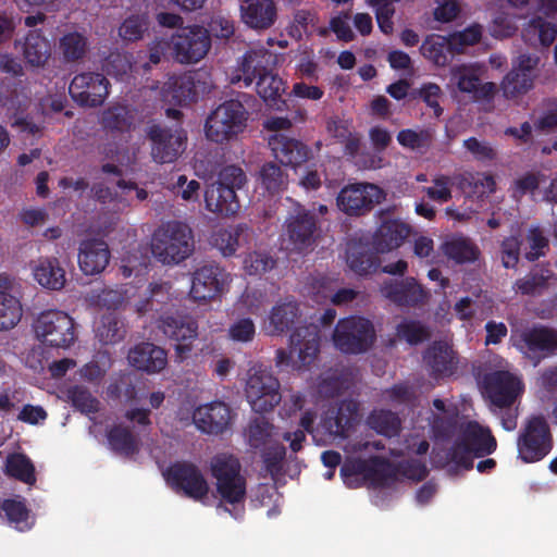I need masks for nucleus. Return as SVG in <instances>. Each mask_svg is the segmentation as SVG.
<instances>
[{"mask_svg": "<svg viewBox=\"0 0 557 557\" xmlns=\"http://www.w3.org/2000/svg\"><path fill=\"white\" fill-rule=\"evenodd\" d=\"M210 473L215 480V490L220 497L219 507L231 505L232 509L224 506L235 519H239L245 512L247 496V480L242 473V463L233 454L219 453L210 460Z\"/></svg>", "mask_w": 557, "mask_h": 557, "instance_id": "1", "label": "nucleus"}, {"mask_svg": "<svg viewBox=\"0 0 557 557\" xmlns=\"http://www.w3.org/2000/svg\"><path fill=\"white\" fill-rule=\"evenodd\" d=\"M497 448V442L487 426L478 421L461 423V429L453 445L447 450L448 462L457 468L471 470L473 459L493 454Z\"/></svg>", "mask_w": 557, "mask_h": 557, "instance_id": "2", "label": "nucleus"}, {"mask_svg": "<svg viewBox=\"0 0 557 557\" xmlns=\"http://www.w3.org/2000/svg\"><path fill=\"white\" fill-rule=\"evenodd\" d=\"M193 232L188 225L170 221L158 227L151 239V252L163 264H178L194 251Z\"/></svg>", "mask_w": 557, "mask_h": 557, "instance_id": "3", "label": "nucleus"}, {"mask_svg": "<svg viewBox=\"0 0 557 557\" xmlns=\"http://www.w3.org/2000/svg\"><path fill=\"white\" fill-rule=\"evenodd\" d=\"M248 116L249 113L239 98L225 100L207 116L206 137L215 144L227 143L245 131Z\"/></svg>", "mask_w": 557, "mask_h": 557, "instance_id": "4", "label": "nucleus"}, {"mask_svg": "<svg viewBox=\"0 0 557 557\" xmlns=\"http://www.w3.org/2000/svg\"><path fill=\"white\" fill-rule=\"evenodd\" d=\"M510 341L534 367L557 354V330L546 325L535 324L513 332Z\"/></svg>", "mask_w": 557, "mask_h": 557, "instance_id": "5", "label": "nucleus"}, {"mask_svg": "<svg viewBox=\"0 0 557 557\" xmlns=\"http://www.w3.org/2000/svg\"><path fill=\"white\" fill-rule=\"evenodd\" d=\"M376 339L373 323L363 317L341 319L333 333L334 346L344 354L358 355L368 351Z\"/></svg>", "mask_w": 557, "mask_h": 557, "instance_id": "6", "label": "nucleus"}, {"mask_svg": "<svg viewBox=\"0 0 557 557\" xmlns=\"http://www.w3.org/2000/svg\"><path fill=\"white\" fill-rule=\"evenodd\" d=\"M33 327L38 341L50 347L67 348L76 341L74 320L61 310L42 311Z\"/></svg>", "mask_w": 557, "mask_h": 557, "instance_id": "7", "label": "nucleus"}, {"mask_svg": "<svg viewBox=\"0 0 557 557\" xmlns=\"http://www.w3.org/2000/svg\"><path fill=\"white\" fill-rule=\"evenodd\" d=\"M200 72H188L181 75L169 76L168 81L159 86L160 82L146 77L145 84L141 82V92L146 89L159 91L162 101L185 106L197 100L199 92H203L206 87L200 88Z\"/></svg>", "mask_w": 557, "mask_h": 557, "instance_id": "8", "label": "nucleus"}, {"mask_svg": "<svg viewBox=\"0 0 557 557\" xmlns=\"http://www.w3.org/2000/svg\"><path fill=\"white\" fill-rule=\"evenodd\" d=\"M518 457L525 463L544 459L553 448L549 424L543 416L531 417L517 440Z\"/></svg>", "mask_w": 557, "mask_h": 557, "instance_id": "9", "label": "nucleus"}, {"mask_svg": "<svg viewBox=\"0 0 557 557\" xmlns=\"http://www.w3.org/2000/svg\"><path fill=\"white\" fill-rule=\"evenodd\" d=\"M166 484L178 495L203 502L210 487L198 466L190 461H175L163 472Z\"/></svg>", "mask_w": 557, "mask_h": 557, "instance_id": "10", "label": "nucleus"}, {"mask_svg": "<svg viewBox=\"0 0 557 557\" xmlns=\"http://www.w3.org/2000/svg\"><path fill=\"white\" fill-rule=\"evenodd\" d=\"M211 35L199 25L180 27L170 39L173 58L181 64L197 63L211 49Z\"/></svg>", "mask_w": 557, "mask_h": 557, "instance_id": "11", "label": "nucleus"}, {"mask_svg": "<svg viewBox=\"0 0 557 557\" xmlns=\"http://www.w3.org/2000/svg\"><path fill=\"white\" fill-rule=\"evenodd\" d=\"M386 197L385 191L371 183L349 184L341 189L336 203L338 209L349 216H361L369 213L375 205Z\"/></svg>", "mask_w": 557, "mask_h": 557, "instance_id": "12", "label": "nucleus"}, {"mask_svg": "<svg viewBox=\"0 0 557 557\" xmlns=\"http://www.w3.org/2000/svg\"><path fill=\"white\" fill-rule=\"evenodd\" d=\"M151 156L158 163L174 162L185 150L187 134L182 127L152 124L147 129Z\"/></svg>", "mask_w": 557, "mask_h": 557, "instance_id": "13", "label": "nucleus"}, {"mask_svg": "<svg viewBox=\"0 0 557 557\" xmlns=\"http://www.w3.org/2000/svg\"><path fill=\"white\" fill-rule=\"evenodd\" d=\"M245 393L256 412L271 411L282 399L278 380L267 370L253 369L246 382Z\"/></svg>", "mask_w": 557, "mask_h": 557, "instance_id": "14", "label": "nucleus"}, {"mask_svg": "<svg viewBox=\"0 0 557 557\" xmlns=\"http://www.w3.org/2000/svg\"><path fill=\"white\" fill-rule=\"evenodd\" d=\"M110 83L98 72H82L76 74L69 86L72 100L83 108H98L109 96Z\"/></svg>", "mask_w": 557, "mask_h": 557, "instance_id": "15", "label": "nucleus"}, {"mask_svg": "<svg viewBox=\"0 0 557 557\" xmlns=\"http://www.w3.org/2000/svg\"><path fill=\"white\" fill-rule=\"evenodd\" d=\"M290 351L277 349L276 366H288L292 355L297 354L301 367L310 366L320 350V335L317 325H302L294 330L289 336Z\"/></svg>", "mask_w": 557, "mask_h": 557, "instance_id": "16", "label": "nucleus"}, {"mask_svg": "<svg viewBox=\"0 0 557 557\" xmlns=\"http://www.w3.org/2000/svg\"><path fill=\"white\" fill-rule=\"evenodd\" d=\"M158 329L170 339L176 342L175 360L183 362L193 351V342L198 336V323L193 318L162 315L158 320Z\"/></svg>", "mask_w": 557, "mask_h": 557, "instance_id": "17", "label": "nucleus"}, {"mask_svg": "<svg viewBox=\"0 0 557 557\" xmlns=\"http://www.w3.org/2000/svg\"><path fill=\"white\" fill-rule=\"evenodd\" d=\"M319 221L314 208L297 205L285 220V233L295 250L301 251L314 242Z\"/></svg>", "mask_w": 557, "mask_h": 557, "instance_id": "18", "label": "nucleus"}, {"mask_svg": "<svg viewBox=\"0 0 557 557\" xmlns=\"http://www.w3.org/2000/svg\"><path fill=\"white\" fill-rule=\"evenodd\" d=\"M231 282V275L216 263L197 269L193 275L190 295L195 300L208 301L221 295Z\"/></svg>", "mask_w": 557, "mask_h": 557, "instance_id": "19", "label": "nucleus"}, {"mask_svg": "<svg viewBox=\"0 0 557 557\" xmlns=\"http://www.w3.org/2000/svg\"><path fill=\"white\" fill-rule=\"evenodd\" d=\"M539 61L537 57L531 54H520L518 57L512 64V69L500 83V89L506 99L518 98L533 88Z\"/></svg>", "mask_w": 557, "mask_h": 557, "instance_id": "20", "label": "nucleus"}, {"mask_svg": "<svg viewBox=\"0 0 557 557\" xmlns=\"http://www.w3.org/2000/svg\"><path fill=\"white\" fill-rule=\"evenodd\" d=\"M483 386L490 401L498 408L511 407L523 389L516 375L503 370L485 374Z\"/></svg>", "mask_w": 557, "mask_h": 557, "instance_id": "21", "label": "nucleus"}, {"mask_svg": "<svg viewBox=\"0 0 557 557\" xmlns=\"http://www.w3.org/2000/svg\"><path fill=\"white\" fill-rule=\"evenodd\" d=\"M358 404L352 399L339 403L336 409L325 411L320 421L321 432L330 437L346 438L358 422Z\"/></svg>", "mask_w": 557, "mask_h": 557, "instance_id": "22", "label": "nucleus"}, {"mask_svg": "<svg viewBox=\"0 0 557 557\" xmlns=\"http://www.w3.org/2000/svg\"><path fill=\"white\" fill-rule=\"evenodd\" d=\"M231 420V408L221 400L200 405L193 412V422L199 431L206 434H222L228 429Z\"/></svg>", "mask_w": 557, "mask_h": 557, "instance_id": "23", "label": "nucleus"}, {"mask_svg": "<svg viewBox=\"0 0 557 557\" xmlns=\"http://www.w3.org/2000/svg\"><path fill=\"white\" fill-rule=\"evenodd\" d=\"M239 10L242 22L257 32L270 29L278 17L277 4L274 0H243Z\"/></svg>", "mask_w": 557, "mask_h": 557, "instance_id": "24", "label": "nucleus"}, {"mask_svg": "<svg viewBox=\"0 0 557 557\" xmlns=\"http://www.w3.org/2000/svg\"><path fill=\"white\" fill-rule=\"evenodd\" d=\"M381 293L398 307H416L428 298V293L413 277L385 281Z\"/></svg>", "mask_w": 557, "mask_h": 557, "instance_id": "25", "label": "nucleus"}, {"mask_svg": "<svg viewBox=\"0 0 557 557\" xmlns=\"http://www.w3.org/2000/svg\"><path fill=\"white\" fill-rule=\"evenodd\" d=\"M269 146L281 164L292 168L305 163L311 153L310 148L306 144L282 133L271 135Z\"/></svg>", "mask_w": 557, "mask_h": 557, "instance_id": "26", "label": "nucleus"}, {"mask_svg": "<svg viewBox=\"0 0 557 557\" xmlns=\"http://www.w3.org/2000/svg\"><path fill=\"white\" fill-rule=\"evenodd\" d=\"M111 258L108 244L102 239H84L78 248V265L86 275L101 273Z\"/></svg>", "mask_w": 557, "mask_h": 557, "instance_id": "27", "label": "nucleus"}, {"mask_svg": "<svg viewBox=\"0 0 557 557\" xmlns=\"http://www.w3.org/2000/svg\"><path fill=\"white\" fill-rule=\"evenodd\" d=\"M410 232V226L399 219H382L372 236V246L377 252H389L400 247Z\"/></svg>", "mask_w": 557, "mask_h": 557, "instance_id": "28", "label": "nucleus"}, {"mask_svg": "<svg viewBox=\"0 0 557 557\" xmlns=\"http://www.w3.org/2000/svg\"><path fill=\"white\" fill-rule=\"evenodd\" d=\"M424 361L435 379L453 375L458 364V358L453 347L442 341L434 342L426 349Z\"/></svg>", "mask_w": 557, "mask_h": 557, "instance_id": "29", "label": "nucleus"}, {"mask_svg": "<svg viewBox=\"0 0 557 557\" xmlns=\"http://www.w3.org/2000/svg\"><path fill=\"white\" fill-rule=\"evenodd\" d=\"M274 55L267 49H257L247 51L242 64L238 69V81H243L244 85L250 86L260 76L272 71Z\"/></svg>", "mask_w": 557, "mask_h": 557, "instance_id": "30", "label": "nucleus"}, {"mask_svg": "<svg viewBox=\"0 0 557 557\" xmlns=\"http://www.w3.org/2000/svg\"><path fill=\"white\" fill-rule=\"evenodd\" d=\"M300 317L299 304L295 299L285 298L283 301H278L269 314L270 334L280 335L292 329L296 330Z\"/></svg>", "mask_w": 557, "mask_h": 557, "instance_id": "31", "label": "nucleus"}, {"mask_svg": "<svg viewBox=\"0 0 557 557\" xmlns=\"http://www.w3.org/2000/svg\"><path fill=\"white\" fill-rule=\"evenodd\" d=\"M205 202L208 211L231 216L240 208L236 193L230 187L212 183L205 191Z\"/></svg>", "mask_w": 557, "mask_h": 557, "instance_id": "32", "label": "nucleus"}, {"mask_svg": "<svg viewBox=\"0 0 557 557\" xmlns=\"http://www.w3.org/2000/svg\"><path fill=\"white\" fill-rule=\"evenodd\" d=\"M36 282L46 289L61 290L66 283L65 270L55 257H41L33 268Z\"/></svg>", "mask_w": 557, "mask_h": 557, "instance_id": "33", "label": "nucleus"}, {"mask_svg": "<svg viewBox=\"0 0 557 557\" xmlns=\"http://www.w3.org/2000/svg\"><path fill=\"white\" fill-rule=\"evenodd\" d=\"M24 61L30 67H44L51 57L50 41L39 29L29 30L22 46Z\"/></svg>", "mask_w": 557, "mask_h": 557, "instance_id": "34", "label": "nucleus"}, {"mask_svg": "<svg viewBox=\"0 0 557 557\" xmlns=\"http://www.w3.org/2000/svg\"><path fill=\"white\" fill-rule=\"evenodd\" d=\"M347 263L351 271L362 276L375 273L381 265V259L376 250L372 251L367 245L354 243L347 248Z\"/></svg>", "mask_w": 557, "mask_h": 557, "instance_id": "35", "label": "nucleus"}, {"mask_svg": "<svg viewBox=\"0 0 557 557\" xmlns=\"http://www.w3.org/2000/svg\"><path fill=\"white\" fill-rule=\"evenodd\" d=\"M550 286L557 287V275L544 267L531 270L515 283L516 292L522 295H541Z\"/></svg>", "mask_w": 557, "mask_h": 557, "instance_id": "36", "label": "nucleus"}, {"mask_svg": "<svg viewBox=\"0 0 557 557\" xmlns=\"http://www.w3.org/2000/svg\"><path fill=\"white\" fill-rule=\"evenodd\" d=\"M448 414H431L429 417V425L433 437L436 441H449L457 437L460 429L461 421L458 408H453Z\"/></svg>", "mask_w": 557, "mask_h": 557, "instance_id": "37", "label": "nucleus"}, {"mask_svg": "<svg viewBox=\"0 0 557 557\" xmlns=\"http://www.w3.org/2000/svg\"><path fill=\"white\" fill-rule=\"evenodd\" d=\"M366 480L375 487H388L397 480V469L388 459L373 456L368 459Z\"/></svg>", "mask_w": 557, "mask_h": 557, "instance_id": "38", "label": "nucleus"}, {"mask_svg": "<svg viewBox=\"0 0 557 557\" xmlns=\"http://www.w3.org/2000/svg\"><path fill=\"white\" fill-rule=\"evenodd\" d=\"M59 52L66 63L83 61L88 52V39L78 32H70L59 39Z\"/></svg>", "mask_w": 557, "mask_h": 557, "instance_id": "39", "label": "nucleus"}, {"mask_svg": "<svg viewBox=\"0 0 557 557\" xmlns=\"http://www.w3.org/2000/svg\"><path fill=\"white\" fill-rule=\"evenodd\" d=\"M420 52L435 65L445 66L448 63V54L455 51L450 49L449 37L432 34L423 40Z\"/></svg>", "mask_w": 557, "mask_h": 557, "instance_id": "40", "label": "nucleus"}, {"mask_svg": "<svg viewBox=\"0 0 557 557\" xmlns=\"http://www.w3.org/2000/svg\"><path fill=\"white\" fill-rule=\"evenodd\" d=\"M367 422L377 434L386 437L398 436L401 430V420L398 414L387 409L373 410Z\"/></svg>", "mask_w": 557, "mask_h": 557, "instance_id": "41", "label": "nucleus"}, {"mask_svg": "<svg viewBox=\"0 0 557 557\" xmlns=\"http://www.w3.org/2000/svg\"><path fill=\"white\" fill-rule=\"evenodd\" d=\"M444 252L449 259L460 264L475 262L481 255L479 247L466 237H457L446 242Z\"/></svg>", "mask_w": 557, "mask_h": 557, "instance_id": "42", "label": "nucleus"}, {"mask_svg": "<svg viewBox=\"0 0 557 557\" xmlns=\"http://www.w3.org/2000/svg\"><path fill=\"white\" fill-rule=\"evenodd\" d=\"M256 90L268 106L280 109V103L283 102L281 97L285 87L283 79L278 75L273 74L271 71L260 76L256 81Z\"/></svg>", "mask_w": 557, "mask_h": 557, "instance_id": "43", "label": "nucleus"}, {"mask_svg": "<svg viewBox=\"0 0 557 557\" xmlns=\"http://www.w3.org/2000/svg\"><path fill=\"white\" fill-rule=\"evenodd\" d=\"M134 111L126 106H113L102 114V125L110 132L126 133L134 125Z\"/></svg>", "mask_w": 557, "mask_h": 557, "instance_id": "44", "label": "nucleus"}, {"mask_svg": "<svg viewBox=\"0 0 557 557\" xmlns=\"http://www.w3.org/2000/svg\"><path fill=\"white\" fill-rule=\"evenodd\" d=\"M126 329L124 322L114 313L102 315L97 326L96 336L103 345L115 344L124 338Z\"/></svg>", "mask_w": 557, "mask_h": 557, "instance_id": "45", "label": "nucleus"}, {"mask_svg": "<svg viewBox=\"0 0 557 557\" xmlns=\"http://www.w3.org/2000/svg\"><path fill=\"white\" fill-rule=\"evenodd\" d=\"M101 69L108 75L120 81H125L133 70L132 55L121 52L117 49L110 51L109 54L101 60Z\"/></svg>", "mask_w": 557, "mask_h": 557, "instance_id": "46", "label": "nucleus"}, {"mask_svg": "<svg viewBox=\"0 0 557 557\" xmlns=\"http://www.w3.org/2000/svg\"><path fill=\"white\" fill-rule=\"evenodd\" d=\"M5 473L26 484H33L36 481L35 467L23 454H11L7 457Z\"/></svg>", "mask_w": 557, "mask_h": 557, "instance_id": "47", "label": "nucleus"}, {"mask_svg": "<svg viewBox=\"0 0 557 557\" xmlns=\"http://www.w3.org/2000/svg\"><path fill=\"white\" fill-rule=\"evenodd\" d=\"M168 366V352L151 343H141V372L160 373Z\"/></svg>", "mask_w": 557, "mask_h": 557, "instance_id": "48", "label": "nucleus"}, {"mask_svg": "<svg viewBox=\"0 0 557 557\" xmlns=\"http://www.w3.org/2000/svg\"><path fill=\"white\" fill-rule=\"evenodd\" d=\"M429 326L418 320L404 319L396 326V336L409 345H418L431 338Z\"/></svg>", "mask_w": 557, "mask_h": 557, "instance_id": "49", "label": "nucleus"}, {"mask_svg": "<svg viewBox=\"0 0 557 557\" xmlns=\"http://www.w3.org/2000/svg\"><path fill=\"white\" fill-rule=\"evenodd\" d=\"M111 449L124 456H131L136 450V441L132 431L121 424L112 426L107 433Z\"/></svg>", "mask_w": 557, "mask_h": 557, "instance_id": "50", "label": "nucleus"}, {"mask_svg": "<svg viewBox=\"0 0 557 557\" xmlns=\"http://www.w3.org/2000/svg\"><path fill=\"white\" fill-rule=\"evenodd\" d=\"M22 318V306L17 298L0 290V331L13 329Z\"/></svg>", "mask_w": 557, "mask_h": 557, "instance_id": "51", "label": "nucleus"}, {"mask_svg": "<svg viewBox=\"0 0 557 557\" xmlns=\"http://www.w3.org/2000/svg\"><path fill=\"white\" fill-rule=\"evenodd\" d=\"M138 377L135 373H125L119 381L108 387V394L113 398H122L125 403L136 400L138 393Z\"/></svg>", "mask_w": 557, "mask_h": 557, "instance_id": "52", "label": "nucleus"}, {"mask_svg": "<svg viewBox=\"0 0 557 557\" xmlns=\"http://www.w3.org/2000/svg\"><path fill=\"white\" fill-rule=\"evenodd\" d=\"M397 141L400 146L411 150L428 149L432 143V133L429 129L406 128L398 132Z\"/></svg>", "mask_w": 557, "mask_h": 557, "instance_id": "53", "label": "nucleus"}, {"mask_svg": "<svg viewBox=\"0 0 557 557\" xmlns=\"http://www.w3.org/2000/svg\"><path fill=\"white\" fill-rule=\"evenodd\" d=\"M256 324L251 318L235 319L227 329V337L235 343L247 344L255 339Z\"/></svg>", "mask_w": 557, "mask_h": 557, "instance_id": "54", "label": "nucleus"}, {"mask_svg": "<svg viewBox=\"0 0 557 557\" xmlns=\"http://www.w3.org/2000/svg\"><path fill=\"white\" fill-rule=\"evenodd\" d=\"M262 186L271 194L278 193L285 184V175L274 162L264 163L259 172Z\"/></svg>", "mask_w": 557, "mask_h": 557, "instance_id": "55", "label": "nucleus"}, {"mask_svg": "<svg viewBox=\"0 0 557 557\" xmlns=\"http://www.w3.org/2000/svg\"><path fill=\"white\" fill-rule=\"evenodd\" d=\"M450 49L453 51L459 53L466 47L473 46L478 44L482 38V26L479 24H473L468 26L461 32H455L449 36Z\"/></svg>", "mask_w": 557, "mask_h": 557, "instance_id": "56", "label": "nucleus"}, {"mask_svg": "<svg viewBox=\"0 0 557 557\" xmlns=\"http://www.w3.org/2000/svg\"><path fill=\"white\" fill-rule=\"evenodd\" d=\"M273 424L264 417H257L250 421L248 426V442L253 448L264 446L272 435Z\"/></svg>", "mask_w": 557, "mask_h": 557, "instance_id": "57", "label": "nucleus"}, {"mask_svg": "<svg viewBox=\"0 0 557 557\" xmlns=\"http://www.w3.org/2000/svg\"><path fill=\"white\" fill-rule=\"evenodd\" d=\"M171 285L169 283H151L149 285V296L141 301V314L149 310L159 311L161 307L170 300Z\"/></svg>", "mask_w": 557, "mask_h": 557, "instance_id": "58", "label": "nucleus"}, {"mask_svg": "<svg viewBox=\"0 0 557 557\" xmlns=\"http://www.w3.org/2000/svg\"><path fill=\"white\" fill-rule=\"evenodd\" d=\"M432 183V186L423 187V191L429 199L440 203H445L451 199L454 181L450 176L444 174L436 175Z\"/></svg>", "mask_w": 557, "mask_h": 557, "instance_id": "59", "label": "nucleus"}, {"mask_svg": "<svg viewBox=\"0 0 557 557\" xmlns=\"http://www.w3.org/2000/svg\"><path fill=\"white\" fill-rule=\"evenodd\" d=\"M69 398L72 405L84 413L98 411L99 401L84 386L75 385L69 389Z\"/></svg>", "mask_w": 557, "mask_h": 557, "instance_id": "60", "label": "nucleus"}, {"mask_svg": "<svg viewBox=\"0 0 557 557\" xmlns=\"http://www.w3.org/2000/svg\"><path fill=\"white\" fill-rule=\"evenodd\" d=\"M463 148L479 162H492L497 158L496 149L486 140L469 137L463 140Z\"/></svg>", "mask_w": 557, "mask_h": 557, "instance_id": "61", "label": "nucleus"}, {"mask_svg": "<svg viewBox=\"0 0 557 557\" xmlns=\"http://www.w3.org/2000/svg\"><path fill=\"white\" fill-rule=\"evenodd\" d=\"M528 30L537 34L543 47H549L557 37L556 24L541 16H535L529 21Z\"/></svg>", "mask_w": 557, "mask_h": 557, "instance_id": "62", "label": "nucleus"}, {"mask_svg": "<svg viewBox=\"0 0 557 557\" xmlns=\"http://www.w3.org/2000/svg\"><path fill=\"white\" fill-rule=\"evenodd\" d=\"M275 260L267 252L252 251L244 260V267L249 275H261L275 265Z\"/></svg>", "mask_w": 557, "mask_h": 557, "instance_id": "63", "label": "nucleus"}, {"mask_svg": "<svg viewBox=\"0 0 557 557\" xmlns=\"http://www.w3.org/2000/svg\"><path fill=\"white\" fill-rule=\"evenodd\" d=\"M285 457L286 448L283 444L274 443L267 447L262 453L265 470L273 476L280 474Z\"/></svg>", "mask_w": 557, "mask_h": 557, "instance_id": "64", "label": "nucleus"}]
</instances>
